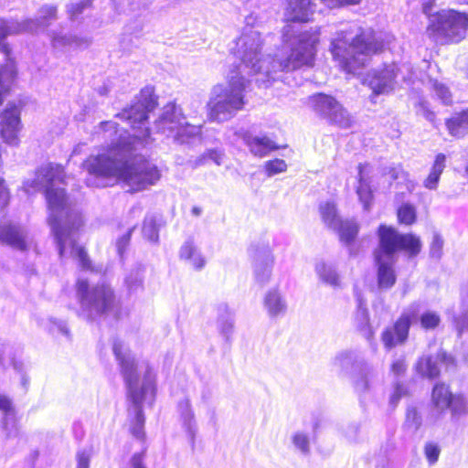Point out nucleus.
<instances>
[{"label":"nucleus","mask_w":468,"mask_h":468,"mask_svg":"<svg viewBox=\"0 0 468 468\" xmlns=\"http://www.w3.org/2000/svg\"><path fill=\"white\" fill-rule=\"evenodd\" d=\"M157 105L156 97L150 87L143 89L135 101L116 117L129 122L133 134L120 130L112 121L101 122L103 136L109 138L107 154L91 156L83 162L88 172L86 185L105 187L112 179L122 182L128 192H138L154 185L160 178L157 167L151 164L140 150L150 137L148 114Z\"/></svg>","instance_id":"nucleus-1"},{"label":"nucleus","mask_w":468,"mask_h":468,"mask_svg":"<svg viewBox=\"0 0 468 468\" xmlns=\"http://www.w3.org/2000/svg\"><path fill=\"white\" fill-rule=\"evenodd\" d=\"M66 176L62 165L48 163L40 166L35 178L24 183L27 193L45 192L49 209L48 223L57 245L60 259H76L83 270L90 269V261L84 248L77 244V234L82 225L80 213L71 207L65 189L57 186L66 185Z\"/></svg>","instance_id":"nucleus-2"},{"label":"nucleus","mask_w":468,"mask_h":468,"mask_svg":"<svg viewBox=\"0 0 468 468\" xmlns=\"http://www.w3.org/2000/svg\"><path fill=\"white\" fill-rule=\"evenodd\" d=\"M112 351L119 363L127 388L131 407L128 410L131 418V432L137 439L144 436V414L143 403L148 398L154 399L155 395V372L148 364L145 365L141 378L135 358L128 346L121 340L115 339Z\"/></svg>","instance_id":"nucleus-3"},{"label":"nucleus","mask_w":468,"mask_h":468,"mask_svg":"<svg viewBox=\"0 0 468 468\" xmlns=\"http://www.w3.org/2000/svg\"><path fill=\"white\" fill-rule=\"evenodd\" d=\"M313 13V0H288L285 17L291 23L282 31L283 48L288 54L285 61L279 62L281 69H297L313 65L318 35L304 30L299 24L309 21Z\"/></svg>","instance_id":"nucleus-4"},{"label":"nucleus","mask_w":468,"mask_h":468,"mask_svg":"<svg viewBox=\"0 0 468 468\" xmlns=\"http://www.w3.org/2000/svg\"><path fill=\"white\" fill-rule=\"evenodd\" d=\"M383 48L381 36L370 28L362 29L347 24L336 32L331 41V53L346 73L355 74L363 68L368 57Z\"/></svg>","instance_id":"nucleus-5"},{"label":"nucleus","mask_w":468,"mask_h":468,"mask_svg":"<svg viewBox=\"0 0 468 468\" xmlns=\"http://www.w3.org/2000/svg\"><path fill=\"white\" fill-rule=\"evenodd\" d=\"M378 245L374 250V263L377 268L378 287L388 290L394 286L397 275L394 265L399 250L407 251L410 256H416L421 249L419 237L414 234H400L396 229L381 224L378 229Z\"/></svg>","instance_id":"nucleus-6"},{"label":"nucleus","mask_w":468,"mask_h":468,"mask_svg":"<svg viewBox=\"0 0 468 468\" xmlns=\"http://www.w3.org/2000/svg\"><path fill=\"white\" fill-rule=\"evenodd\" d=\"M262 41L260 33L252 27H246L242 35L236 41V56L240 59V64L234 67L229 73L244 76H256L255 82L259 87H268L271 80H275L274 73L278 71H291L292 69H281L279 62L285 58H273L261 56Z\"/></svg>","instance_id":"nucleus-7"},{"label":"nucleus","mask_w":468,"mask_h":468,"mask_svg":"<svg viewBox=\"0 0 468 468\" xmlns=\"http://www.w3.org/2000/svg\"><path fill=\"white\" fill-rule=\"evenodd\" d=\"M228 80V86L216 85L210 91L207 109L212 122L220 123L232 119L246 104L245 91L250 80L238 73H229Z\"/></svg>","instance_id":"nucleus-8"},{"label":"nucleus","mask_w":468,"mask_h":468,"mask_svg":"<svg viewBox=\"0 0 468 468\" xmlns=\"http://www.w3.org/2000/svg\"><path fill=\"white\" fill-rule=\"evenodd\" d=\"M334 368L343 377L349 378L358 393L370 390L380 380L377 367L368 363L360 350L346 349L333 358Z\"/></svg>","instance_id":"nucleus-9"},{"label":"nucleus","mask_w":468,"mask_h":468,"mask_svg":"<svg viewBox=\"0 0 468 468\" xmlns=\"http://www.w3.org/2000/svg\"><path fill=\"white\" fill-rule=\"evenodd\" d=\"M76 293L80 303L79 316L87 321H97L114 306V292L106 283L90 286L86 280H78Z\"/></svg>","instance_id":"nucleus-10"},{"label":"nucleus","mask_w":468,"mask_h":468,"mask_svg":"<svg viewBox=\"0 0 468 468\" xmlns=\"http://www.w3.org/2000/svg\"><path fill=\"white\" fill-rule=\"evenodd\" d=\"M157 133L172 138L178 144L194 145L201 140L202 126L186 122L182 109L175 102L167 103L154 122Z\"/></svg>","instance_id":"nucleus-11"},{"label":"nucleus","mask_w":468,"mask_h":468,"mask_svg":"<svg viewBox=\"0 0 468 468\" xmlns=\"http://www.w3.org/2000/svg\"><path fill=\"white\" fill-rule=\"evenodd\" d=\"M468 14L455 9H443L430 16L427 33L440 45L457 44L465 38Z\"/></svg>","instance_id":"nucleus-12"},{"label":"nucleus","mask_w":468,"mask_h":468,"mask_svg":"<svg viewBox=\"0 0 468 468\" xmlns=\"http://www.w3.org/2000/svg\"><path fill=\"white\" fill-rule=\"evenodd\" d=\"M39 16L36 19H27L18 22L14 19L0 18V52L5 58H11V48L5 43L8 36L23 32L37 33L46 29L50 20L57 18V7L55 5H44L39 9Z\"/></svg>","instance_id":"nucleus-13"},{"label":"nucleus","mask_w":468,"mask_h":468,"mask_svg":"<svg viewBox=\"0 0 468 468\" xmlns=\"http://www.w3.org/2000/svg\"><path fill=\"white\" fill-rule=\"evenodd\" d=\"M310 103L314 111L326 119L329 123L343 129L351 127L353 123L351 115L333 96L317 93L310 97Z\"/></svg>","instance_id":"nucleus-14"},{"label":"nucleus","mask_w":468,"mask_h":468,"mask_svg":"<svg viewBox=\"0 0 468 468\" xmlns=\"http://www.w3.org/2000/svg\"><path fill=\"white\" fill-rule=\"evenodd\" d=\"M418 305H409L393 326L386 328L381 334V340L387 349L404 344L410 328V319L418 315Z\"/></svg>","instance_id":"nucleus-15"},{"label":"nucleus","mask_w":468,"mask_h":468,"mask_svg":"<svg viewBox=\"0 0 468 468\" xmlns=\"http://www.w3.org/2000/svg\"><path fill=\"white\" fill-rule=\"evenodd\" d=\"M396 77L397 66L388 64L381 69H373L368 72L365 82L375 95L385 94L393 90Z\"/></svg>","instance_id":"nucleus-16"},{"label":"nucleus","mask_w":468,"mask_h":468,"mask_svg":"<svg viewBox=\"0 0 468 468\" xmlns=\"http://www.w3.org/2000/svg\"><path fill=\"white\" fill-rule=\"evenodd\" d=\"M441 366H444L448 370L454 367V359L452 356L441 350L435 356H423L416 365V370L422 377L433 379L439 377Z\"/></svg>","instance_id":"nucleus-17"},{"label":"nucleus","mask_w":468,"mask_h":468,"mask_svg":"<svg viewBox=\"0 0 468 468\" xmlns=\"http://www.w3.org/2000/svg\"><path fill=\"white\" fill-rule=\"evenodd\" d=\"M27 231L15 223L0 222V242L13 249L25 251L27 250Z\"/></svg>","instance_id":"nucleus-18"},{"label":"nucleus","mask_w":468,"mask_h":468,"mask_svg":"<svg viewBox=\"0 0 468 468\" xmlns=\"http://www.w3.org/2000/svg\"><path fill=\"white\" fill-rule=\"evenodd\" d=\"M274 256L269 248H262L255 252L253 260V275L257 283L263 286L271 277Z\"/></svg>","instance_id":"nucleus-19"},{"label":"nucleus","mask_w":468,"mask_h":468,"mask_svg":"<svg viewBox=\"0 0 468 468\" xmlns=\"http://www.w3.org/2000/svg\"><path fill=\"white\" fill-rule=\"evenodd\" d=\"M355 299L356 307L353 314V324L365 338L370 340L373 335V331L369 322V312L367 307V302L362 293L357 290L355 291Z\"/></svg>","instance_id":"nucleus-20"},{"label":"nucleus","mask_w":468,"mask_h":468,"mask_svg":"<svg viewBox=\"0 0 468 468\" xmlns=\"http://www.w3.org/2000/svg\"><path fill=\"white\" fill-rule=\"evenodd\" d=\"M263 307L271 319L280 318L286 314L287 301L278 288L268 290L263 297Z\"/></svg>","instance_id":"nucleus-21"},{"label":"nucleus","mask_w":468,"mask_h":468,"mask_svg":"<svg viewBox=\"0 0 468 468\" xmlns=\"http://www.w3.org/2000/svg\"><path fill=\"white\" fill-rule=\"evenodd\" d=\"M0 411L3 413L1 427L5 434V439L16 437L19 431L17 424L13 420L15 415L13 401L8 396L3 393H0Z\"/></svg>","instance_id":"nucleus-22"},{"label":"nucleus","mask_w":468,"mask_h":468,"mask_svg":"<svg viewBox=\"0 0 468 468\" xmlns=\"http://www.w3.org/2000/svg\"><path fill=\"white\" fill-rule=\"evenodd\" d=\"M242 140L249 147L250 152L257 157H264L279 146L267 136L253 135L248 132L243 133Z\"/></svg>","instance_id":"nucleus-23"},{"label":"nucleus","mask_w":468,"mask_h":468,"mask_svg":"<svg viewBox=\"0 0 468 468\" xmlns=\"http://www.w3.org/2000/svg\"><path fill=\"white\" fill-rule=\"evenodd\" d=\"M177 409L182 426L188 436L192 448H194L197 426L190 399H184L180 400L178 402Z\"/></svg>","instance_id":"nucleus-24"},{"label":"nucleus","mask_w":468,"mask_h":468,"mask_svg":"<svg viewBox=\"0 0 468 468\" xmlns=\"http://www.w3.org/2000/svg\"><path fill=\"white\" fill-rule=\"evenodd\" d=\"M217 328L226 342L231 341L234 331V314L226 303L218 306Z\"/></svg>","instance_id":"nucleus-25"},{"label":"nucleus","mask_w":468,"mask_h":468,"mask_svg":"<svg viewBox=\"0 0 468 468\" xmlns=\"http://www.w3.org/2000/svg\"><path fill=\"white\" fill-rule=\"evenodd\" d=\"M410 305H418V315L416 318L410 319L412 324L420 323V327L424 330H433L441 323V317L435 311L428 310L422 302H414Z\"/></svg>","instance_id":"nucleus-26"},{"label":"nucleus","mask_w":468,"mask_h":468,"mask_svg":"<svg viewBox=\"0 0 468 468\" xmlns=\"http://www.w3.org/2000/svg\"><path fill=\"white\" fill-rule=\"evenodd\" d=\"M367 168V164H359L358 165V185L356 186V194L365 210H368L373 200V193L370 186L369 178L366 175Z\"/></svg>","instance_id":"nucleus-27"},{"label":"nucleus","mask_w":468,"mask_h":468,"mask_svg":"<svg viewBox=\"0 0 468 468\" xmlns=\"http://www.w3.org/2000/svg\"><path fill=\"white\" fill-rule=\"evenodd\" d=\"M180 258L187 261L194 269L200 271L206 265V260L201 251L194 244L192 239H188L180 248Z\"/></svg>","instance_id":"nucleus-28"},{"label":"nucleus","mask_w":468,"mask_h":468,"mask_svg":"<svg viewBox=\"0 0 468 468\" xmlns=\"http://www.w3.org/2000/svg\"><path fill=\"white\" fill-rule=\"evenodd\" d=\"M314 271L320 281L324 283L333 288L340 287V276L336 271V268L333 264L323 261H318L315 264Z\"/></svg>","instance_id":"nucleus-29"},{"label":"nucleus","mask_w":468,"mask_h":468,"mask_svg":"<svg viewBox=\"0 0 468 468\" xmlns=\"http://www.w3.org/2000/svg\"><path fill=\"white\" fill-rule=\"evenodd\" d=\"M144 267L141 264L133 266L124 276V284L130 294H134L144 290Z\"/></svg>","instance_id":"nucleus-30"},{"label":"nucleus","mask_w":468,"mask_h":468,"mask_svg":"<svg viewBox=\"0 0 468 468\" xmlns=\"http://www.w3.org/2000/svg\"><path fill=\"white\" fill-rule=\"evenodd\" d=\"M90 43L87 37H79L71 35H54L52 37V46L56 49L63 50L65 48H85Z\"/></svg>","instance_id":"nucleus-31"},{"label":"nucleus","mask_w":468,"mask_h":468,"mask_svg":"<svg viewBox=\"0 0 468 468\" xmlns=\"http://www.w3.org/2000/svg\"><path fill=\"white\" fill-rule=\"evenodd\" d=\"M451 135L462 138L468 134V110L454 113L446 122Z\"/></svg>","instance_id":"nucleus-32"},{"label":"nucleus","mask_w":468,"mask_h":468,"mask_svg":"<svg viewBox=\"0 0 468 468\" xmlns=\"http://www.w3.org/2000/svg\"><path fill=\"white\" fill-rule=\"evenodd\" d=\"M5 64L0 68V104L4 101V94L8 91L16 76V67L13 58H5Z\"/></svg>","instance_id":"nucleus-33"},{"label":"nucleus","mask_w":468,"mask_h":468,"mask_svg":"<svg viewBox=\"0 0 468 468\" xmlns=\"http://www.w3.org/2000/svg\"><path fill=\"white\" fill-rule=\"evenodd\" d=\"M319 212L323 222L327 228L335 229L341 226L342 218L338 215L336 206L334 202H322L319 206Z\"/></svg>","instance_id":"nucleus-34"},{"label":"nucleus","mask_w":468,"mask_h":468,"mask_svg":"<svg viewBox=\"0 0 468 468\" xmlns=\"http://www.w3.org/2000/svg\"><path fill=\"white\" fill-rule=\"evenodd\" d=\"M446 156L443 154H438L431 166V172L423 182V186L430 190H435L438 187L441 175L445 168Z\"/></svg>","instance_id":"nucleus-35"},{"label":"nucleus","mask_w":468,"mask_h":468,"mask_svg":"<svg viewBox=\"0 0 468 468\" xmlns=\"http://www.w3.org/2000/svg\"><path fill=\"white\" fill-rule=\"evenodd\" d=\"M452 395L453 394L450 391L448 386L444 384H436L431 394L434 407L440 411L447 410Z\"/></svg>","instance_id":"nucleus-36"},{"label":"nucleus","mask_w":468,"mask_h":468,"mask_svg":"<svg viewBox=\"0 0 468 468\" xmlns=\"http://www.w3.org/2000/svg\"><path fill=\"white\" fill-rule=\"evenodd\" d=\"M117 12L128 14L147 8L149 2L147 0H112Z\"/></svg>","instance_id":"nucleus-37"},{"label":"nucleus","mask_w":468,"mask_h":468,"mask_svg":"<svg viewBox=\"0 0 468 468\" xmlns=\"http://www.w3.org/2000/svg\"><path fill=\"white\" fill-rule=\"evenodd\" d=\"M339 234L341 241L350 244L358 233V226L355 221L341 220V226L334 229Z\"/></svg>","instance_id":"nucleus-38"},{"label":"nucleus","mask_w":468,"mask_h":468,"mask_svg":"<svg viewBox=\"0 0 468 468\" xmlns=\"http://www.w3.org/2000/svg\"><path fill=\"white\" fill-rule=\"evenodd\" d=\"M92 1L93 0H72L67 5V11L70 20H79L80 16L91 7Z\"/></svg>","instance_id":"nucleus-39"},{"label":"nucleus","mask_w":468,"mask_h":468,"mask_svg":"<svg viewBox=\"0 0 468 468\" xmlns=\"http://www.w3.org/2000/svg\"><path fill=\"white\" fill-rule=\"evenodd\" d=\"M143 235L151 242H157L159 239L158 227L154 216H146L143 224Z\"/></svg>","instance_id":"nucleus-40"},{"label":"nucleus","mask_w":468,"mask_h":468,"mask_svg":"<svg viewBox=\"0 0 468 468\" xmlns=\"http://www.w3.org/2000/svg\"><path fill=\"white\" fill-rule=\"evenodd\" d=\"M294 449L303 455L310 453V438L306 432L295 431L291 437Z\"/></svg>","instance_id":"nucleus-41"},{"label":"nucleus","mask_w":468,"mask_h":468,"mask_svg":"<svg viewBox=\"0 0 468 468\" xmlns=\"http://www.w3.org/2000/svg\"><path fill=\"white\" fill-rule=\"evenodd\" d=\"M223 157L224 153L222 151L217 149H210L196 159L194 166L197 167L204 165L207 164L208 160L212 161L217 165H220L222 164Z\"/></svg>","instance_id":"nucleus-42"},{"label":"nucleus","mask_w":468,"mask_h":468,"mask_svg":"<svg viewBox=\"0 0 468 468\" xmlns=\"http://www.w3.org/2000/svg\"><path fill=\"white\" fill-rule=\"evenodd\" d=\"M416 209L415 207L409 204H403L398 209V218L399 221L405 225H411L416 220Z\"/></svg>","instance_id":"nucleus-43"},{"label":"nucleus","mask_w":468,"mask_h":468,"mask_svg":"<svg viewBox=\"0 0 468 468\" xmlns=\"http://www.w3.org/2000/svg\"><path fill=\"white\" fill-rule=\"evenodd\" d=\"M421 416L420 415L416 408H408L405 420L406 427L412 431H416L421 426Z\"/></svg>","instance_id":"nucleus-44"},{"label":"nucleus","mask_w":468,"mask_h":468,"mask_svg":"<svg viewBox=\"0 0 468 468\" xmlns=\"http://www.w3.org/2000/svg\"><path fill=\"white\" fill-rule=\"evenodd\" d=\"M264 170L267 176L271 177L287 170V164L282 159H273L265 162Z\"/></svg>","instance_id":"nucleus-45"},{"label":"nucleus","mask_w":468,"mask_h":468,"mask_svg":"<svg viewBox=\"0 0 468 468\" xmlns=\"http://www.w3.org/2000/svg\"><path fill=\"white\" fill-rule=\"evenodd\" d=\"M389 176L393 180H404L406 181V188L409 192H411L415 188L413 181L409 179V174L405 172L400 166L391 167L388 171Z\"/></svg>","instance_id":"nucleus-46"},{"label":"nucleus","mask_w":468,"mask_h":468,"mask_svg":"<svg viewBox=\"0 0 468 468\" xmlns=\"http://www.w3.org/2000/svg\"><path fill=\"white\" fill-rule=\"evenodd\" d=\"M432 89L435 93V95L438 97V99L441 100V101L445 104L449 105L452 103V94L449 90V89L442 83L434 80L432 82Z\"/></svg>","instance_id":"nucleus-47"},{"label":"nucleus","mask_w":468,"mask_h":468,"mask_svg":"<svg viewBox=\"0 0 468 468\" xmlns=\"http://www.w3.org/2000/svg\"><path fill=\"white\" fill-rule=\"evenodd\" d=\"M441 453L439 445L435 442H427L424 446V454L431 465L437 463Z\"/></svg>","instance_id":"nucleus-48"},{"label":"nucleus","mask_w":468,"mask_h":468,"mask_svg":"<svg viewBox=\"0 0 468 468\" xmlns=\"http://www.w3.org/2000/svg\"><path fill=\"white\" fill-rule=\"evenodd\" d=\"M344 436L346 438V440L351 442L355 443L359 441V435H360V424L358 422H352L349 423L344 430H343Z\"/></svg>","instance_id":"nucleus-49"},{"label":"nucleus","mask_w":468,"mask_h":468,"mask_svg":"<svg viewBox=\"0 0 468 468\" xmlns=\"http://www.w3.org/2000/svg\"><path fill=\"white\" fill-rule=\"evenodd\" d=\"M142 30H143L142 26L138 27L136 28V30H134V31H132L129 27H126V32L124 33V35L120 42L121 47L123 48V50L130 51L131 48L133 47V39L130 37V35H134L135 37L138 38L140 37Z\"/></svg>","instance_id":"nucleus-50"},{"label":"nucleus","mask_w":468,"mask_h":468,"mask_svg":"<svg viewBox=\"0 0 468 468\" xmlns=\"http://www.w3.org/2000/svg\"><path fill=\"white\" fill-rule=\"evenodd\" d=\"M448 409L453 415H461L465 411V400L462 395H452Z\"/></svg>","instance_id":"nucleus-51"},{"label":"nucleus","mask_w":468,"mask_h":468,"mask_svg":"<svg viewBox=\"0 0 468 468\" xmlns=\"http://www.w3.org/2000/svg\"><path fill=\"white\" fill-rule=\"evenodd\" d=\"M407 393V388L405 386L401 383L397 382L394 387L393 393L391 394L389 398V404L392 407H396L399 403V399L405 396Z\"/></svg>","instance_id":"nucleus-52"},{"label":"nucleus","mask_w":468,"mask_h":468,"mask_svg":"<svg viewBox=\"0 0 468 468\" xmlns=\"http://www.w3.org/2000/svg\"><path fill=\"white\" fill-rule=\"evenodd\" d=\"M443 246V240L438 234L433 236V239L431 245L430 253L432 258L440 259L441 255Z\"/></svg>","instance_id":"nucleus-53"},{"label":"nucleus","mask_w":468,"mask_h":468,"mask_svg":"<svg viewBox=\"0 0 468 468\" xmlns=\"http://www.w3.org/2000/svg\"><path fill=\"white\" fill-rule=\"evenodd\" d=\"M49 321L51 324L50 329L52 331H57L66 337H69V330L65 321L57 318H50Z\"/></svg>","instance_id":"nucleus-54"},{"label":"nucleus","mask_w":468,"mask_h":468,"mask_svg":"<svg viewBox=\"0 0 468 468\" xmlns=\"http://www.w3.org/2000/svg\"><path fill=\"white\" fill-rule=\"evenodd\" d=\"M133 230V228L130 229L125 234H123L122 237H120L117 239V242H116L117 251L121 257H122V255L125 251V249L130 242Z\"/></svg>","instance_id":"nucleus-55"},{"label":"nucleus","mask_w":468,"mask_h":468,"mask_svg":"<svg viewBox=\"0 0 468 468\" xmlns=\"http://www.w3.org/2000/svg\"><path fill=\"white\" fill-rule=\"evenodd\" d=\"M407 365L403 357H399L395 360L391 365V371L396 376H400L405 373Z\"/></svg>","instance_id":"nucleus-56"},{"label":"nucleus","mask_w":468,"mask_h":468,"mask_svg":"<svg viewBox=\"0 0 468 468\" xmlns=\"http://www.w3.org/2000/svg\"><path fill=\"white\" fill-rule=\"evenodd\" d=\"M144 451L141 452H136L133 454L130 460V464L132 468H146L144 461Z\"/></svg>","instance_id":"nucleus-57"},{"label":"nucleus","mask_w":468,"mask_h":468,"mask_svg":"<svg viewBox=\"0 0 468 468\" xmlns=\"http://www.w3.org/2000/svg\"><path fill=\"white\" fill-rule=\"evenodd\" d=\"M77 468H90V454L87 452L77 453Z\"/></svg>","instance_id":"nucleus-58"},{"label":"nucleus","mask_w":468,"mask_h":468,"mask_svg":"<svg viewBox=\"0 0 468 468\" xmlns=\"http://www.w3.org/2000/svg\"><path fill=\"white\" fill-rule=\"evenodd\" d=\"M4 183V179L0 178V209L5 207L9 201V193Z\"/></svg>","instance_id":"nucleus-59"},{"label":"nucleus","mask_w":468,"mask_h":468,"mask_svg":"<svg viewBox=\"0 0 468 468\" xmlns=\"http://www.w3.org/2000/svg\"><path fill=\"white\" fill-rule=\"evenodd\" d=\"M324 5L330 8L342 6L345 5H356L360 3L361 0H322Z\"/></svg>","instance_id":"nucleus-60"},{"label":"nucleus","mask_w":468,"mask_h":468,"mask_svg":"<svg viewBox=\"0 0 468 468\" xmlns=\"http://www.w3.org/2000/svg\"><path fill=\"white\" fill-rule=\"evenodd\" d=\"M9 346L3 342H0V370L5 369L7 366V360L5 356Z\"/></svg>","instance_id":"nucleus-61"},{"label":"nucleus","mask_w":468,"mask_h":468,"mask_svg":"<svg viewBox=\"0 0 468 468\" xmlns=\"http://www.w3.org/2000/svg\"><path fill=\"white\" fill-rule=\"evenodd\" d=\"M212 389L209 386L207 385H204L202 389H201V393H200V398H201V400L203 403L207 404L211 397H212Z\"/></svg>","instance_id":"nucleus-62"},{"label":"nucleus","mask_w":468,"mask_h":468,"mask_svg":"<svg viewBox=\"0 0 468 468\" xmlns=\"http://www.w3.org/2000/svg\"><path fill=\"white\" fill-rule=\"evenodd\" d=\"M435 1L436 0H421L422 11L425 15L430 16Z\"/></svg>","instance_id":"nucleus-63"},{"label":"nucleus","mask_w":468,"mask_h":468,"mask_svg":"<svg viewBox=\"0 0 468 468\" xmlns=\"http://www.w3.org/2000/svg\"><path fill=\"white\" fill-rule=\"evenodd\" d=\"M191 212L194 216L199 217L202 214V208L199 207H193Z\"/></svg>","instance_id":"nucleus-64"}]
</instances>
